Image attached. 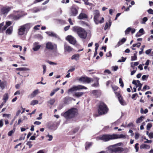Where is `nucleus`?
I'll use <instances>...</instances> for the list:
<instances>
[{
    "instance_id": "nucleus-46",
    "label": "nucleus",
    "mask_w": 153,
    "mask_h": 153,
    "mask_svg": "<svg viewBox=\"0 0 153 153\" xmlns=\"http://www.w3.org/2000/svg\"><path fill=\"white\" fill-rule=\"evenodd\" d=\"M47 137H48L49 138L48 139V140L49 141L52 140L53 139V136L51 135L48 134L46 136Z\"/></svg>"
},
{
    "instance_id": "nucleus-64",
    "label": "nucleus",
    "mask_w": 153,
    "mask_h": 153,
    "mask_svg": "<svg viewBox=\"0 0 153 153\" xmlns=\"http://www.w3.org/2000/svg\"><path fill=\"white\" fill-rule=\"evenodd\" d=\"M149 136L150 138H152L153 137V133H150L149 134Z\"/></svg>"
},
{
    "instance_id": "nucleus-13",
    "label": "nucleus",
    "mask_w": 153,
    "mask_h": 153,
    "mask_svg": "<svg viewBox=\"0 0 153 153\" xmlns=\"http://www.w3.org/2000/svg\"><path fill=\"white\" fill-rule=\"evenodd\" d=\"M64 52L65 53H70L74 50L73 48L68 45L65 44L64 45Z\"/></svg>"
},
{
    "instance_id": "nucleus-61",
    "label": "nucleus",
    "mask_w": 153,
    "mask_h": 153,
    "mask_svg": "<svg viewBox=\"0 0 153 153\" xmlns=\"http://www.w3.org/2000/svg\"><path fill=\"white\" fill-rule=\"evenodd\" d=\"M3 125V120L1 119L0 120V127L1 128L2 127Z\"/></svg>"
},
{
    "instance_id": "nucleus-9",
    "label": "nucleus",
    "mask_w": 153,
    "mask_h": 153,
    "mask_svg": "<svg viewBox=\"0 0 153 153\" xmlns=\"http://www.w3.org/2000/svg\"><path fill=\"white\" fill-rule=\"evenodd\" d=\"M79 7L75 5H73L71 7L69 13L70 16H76L78 13Z\"/></svg>"
},
{
    "instance_id": "nucleus-18",
    "label": "nucleus",
    "mask_w": 153,
    "mask_h": 153,
    "mask_svg": "<svg viewBox=\"0 0 153 153\" xmlns=\"http://www.w3.org/2000/svg\"><path fill=\"white\" fill-rule=\"evenodd\" d=\"M38 42H35L33 45L34 47L33 48V49L34 51H38L40 48L41 46L39 45H38Z\"/></svg>"
},
{
    "instance_id": "nucleus-38",
    "label": "nucleus",
    "mask_w": 153,
    "mask_h": 153,
    "mask_svg": "<svg viewBox=\"0 0 153 153\" xmlns=\"http://www.w3.org/2000/svg\"><path fill=\"white\" fill-rule=\"evenodd\" d=\"M141 45V44L140 43L138 42L136 44H133L132 45V47H134L136 46H137V48H139L140 46Z\"/></svg>"
},
{
    "instance_id": "nucleus-23",
    "label": "nucleus",
    "mask_w": 153,
    "mask_h": 153,
    "mask_svg": "<svg viewBox=\"0 0 153 153\" xmlns=\"http://www.w3.org/2000/svg\"><path fill=\"white\" fill-rule=\"evenodd\" d=\"M46 33L50 36L57 37V35L53 32L47 31L46 32Z\"/></svg>"
},
{
    "instance_id": "nucleus-53",
    "label": "nucleus",
    "mask_w": 153,
    "mask_h": 153,
    "mask_svg": "<svg viewBox=\"0 0 153 153\" xmlns=\"http://www.w3.org/2000/svg\"><path fill=\"white\" fill-rule=\"evenodd\" d=\"M139 137V134L138 133L136 132L135 133V138L136 139H138Z\"/></svg>"
},
{
    "instance_id": "nucleus-4",
    "label": "nucleus",
    "mask_w": 153,
    "mask_h": 153,
    "mask_svg": "<svg viewBox=\"0 0 153 153\" xmlns=\"http://www.w3.org/2000/svg\"><path fill=\"white\" fill-rule=\"evenodd\" d=\"M30 27L29 24H26L20 26L18 30V34L22 36L24 34L25 30L28 31Z\"/></svg>"
},
{
    "instance_id": "nucleus-35",
    "label": "nucleus",
    "mask_w": 153,
    "mask_h": 153,
    "mask_svg": "<svg viewBox=\"0 0 153 153\" xmlns=\"http://www.w3.org/2000/svg\"><path fill=\"white\" fill-rule=\"evenodd\" d=\"M4 24V22H2L0 24V33H2L5 30H3V27Z\"/></svg>"
},
{
    "instance_id": "nucleus-56",
    "label": "nucleus",
    "mask_w": 153,
    "mask_h": 153,
    "mask_svg": "<svg viewBox=\"0 0 153 153\" xmlns=\"http://www.w3.org/2000/svg\"><path fill=\"white\" fill-rule=\"evenodd\" d=\"M152 49H149L148 50H147L146 51V54H149L152 51Z\"/></svg>"
},
{
    "instance_id": "nucleus-60",
    "label": "nucleus",
    "mask_w": 153,
    "mask_h": 153,
    "mask_svg": "<svg viewBox=\"0 0 153 153\" xmlns=\"http://www.w3.org/2000/svg\"><path fill=\"white\" fill-rule=\"evenodd\" d=\"M126 41V38H123L121 40H120L121 42L123 43H124Z\"/></svg>"
},
{
    "instance_id": "nucleus-30",
    "label": "nucleus",
    "mask_w": 153,
    "mask_h": 153,
    "mask_svg": "<svg viewBox=\"0 0 153 153\" xmlns=\"http://www.w3.org/2000/svg\"><path fill=\"white\" fill-rule=\"evenodd\" d=\"M92 145V143H86L85 144V149L86 150L88 149Z\"/></svg>"
},
{
    "instance_id": "nucleus-39",
    "label": "nucleus",
    "mask_w": 153,
    "mask_h": 153,
    "mask_svg": "<svg viewBox=\"0 0 153 153\" xmlns=\"http://www.w3.org/2000/svg\"><path fill=\"white\" fill-rule=\"evenodd\" d=\"M119 80V82L120 84V86L122 88H123L124 86V84L122 79L121 78H120Z\"/></svg>"
},
{
    "instance_id": "nucleus-59",
    "label": "nucleus",
    "mask_w": 153,
    "mask_h": 153,
    "mask_svg": "<svg viewBox=\"0 0 153 153\" xmlns=\"http://www.w3.org/2000/svg\"><path fill=\"white\" fill-rule=\"evenodd\" d=\"M144 32L143 29V28H141L139 30L138 32L140 33H141V34L143 35L144 34Z\"/></svg>"
},
{
    "instance_id": "nucleus-6",
    "label": "nucleus",
    "mask_w": 153,
    "mask_h": 153,
    "mask_svg": "<svg viewBox=\"0 0 153 153\" xmlns=\"http://www.w3.org/2000/svg\"><path fill=\"white\" fill-rule=\"evenodd\" d=\"M94 14V21L96 24H98L99 23H101L104 22V19L103 17H102L101 20H99V19L100 16V13L99 11L98 10H95Z\"/></svg>"
},
{
    "instance_id": "nucleus-51",
    "label": "nucleus",
    "mask_w": 153,
    "mask_h": 153,
    "mask_svg": "<svg viewBox=\"0 0 153 153\" xmlns=\"http://www.w3.org/2000/svg\"><path fill=\"white\" fill-rule=\"evenodd\" d=\"M148 75H143L142 76V78L143 80H144L146 78H147L148 77Z\"/></svg>"
},
{
    "instance_id": "nucleus-57",
    "label": "nucleus",
    "mask_w": 153,
    "mask_h": 153,
    "mask_svg": "<svg viewBox=\"0 0 153 153\" xmlns=\"http://www.w3.org/2000/svg\"><path fill=\"white\" fill-rule=\"evenodd\" d=\"M111 56L112 54L111 51H109L108 53H107L106 54V56L108 57H111Z\"/></svg>"
},
{
    "instance_id": "nucleus-31",
    "label": "nucleus",
    "mask_w": 153,
    "mask_h": 153,
    "mask_svg": "<svg viewBox=\"0 0 153 153\" xmlns=\"http://www.w3.org/2000/svg\"><path fill=\"white\" fill-rule=\"evenodd\" d=\"M72 100L71 99L70 97H65L64 100V102L66 104H68Z\"/></svg>"
},
{
    "instance_id": "nucleus-15",
    "label": "nucleus",
    "mask_w": 153,
    "mask_h": 153,
    "mask_svg": "<svg viewBox=\"0 0 153 153\" xmlns=\"http://www.w3.org/2000/svg\"><path fill=\"white\" fill-rule=\"evenodd\" d=\"M88 17V16L86 14L82 13H80L77 17L78 19H87Z\"/></svg>"
},
{
    "instance_id": "nucleus-47",
    "label": "nucleus",
    "mask_w": 153,
    "mask_h": 153,
    "mask_svg": "<svg viewBox=\"0 0 153 153\" xmlns=\"http://www.w3.org/2000/svg\"><path fill=\"white\" fill-rule=\"evenodd\" d=\"M152 127V124L151 123H148L146 126V128L148 130H149Z\"/></svg>"
},
{
    "instance_id": "nucleus-2",
    "label": "nucleus",
    "mask_w": 153,
    "mask_h": 153,
    "mask_svg": "<svg viewBox=\"0 0 153 153\" xmlns=\"http://www.w3.org/2000/svg\"><path fill=\"white\" fill-rule=\"evenodd\" d=\"M77 114V110L74 108L69 110L65 113L61 114V115L64 116L66 119H71L74 117Z\"/></svg>"
},
{
    "instance_id": "nucleus-20",
    "label": "nucleus",
    "mask_w": 153,
    "mask_h": 153,
    "mask_svg": "<svg viewBox=\"0 0 153 153\" xmlns=\"http://www.w3.org/2000/svg\"><path fill=\"white\" fill-rule=\"evenodd\" d=\"M132 83L133 84L135 85L136 86V87L142 86V84L140 83V82L139 80L137 81L135 80H133L132 81Z\"/></svg>"
},
{
    "instance_id": "nucleus-41",
    "label": "nucleus",
    "mask_w": 153,
    "mask_h": 153,
    "mask_svg": "<svg viewBox=\"0 0 153 153\" xmlns=\"http://www.w3.org/2000/svg\"><path fill=\"white\" fill-rule=\"evenodd\" d=\"M131 30V28L130 27H128L125 31V33L126 34H128L129 32Z\"/></svg>"
},
{
    "instance_id": "nucleus-12",
    "label": "nucleus",
    "mask_w": 153,
    "mask_h": 153,
    "mask_svg": "<svg viewBox=\"0 0 153 153\" xmlns=\"http://www.w3.org/2000/svg\"><path fill=\"white\" fill-rule=\"evenodd\" d=\"M66 39L68 41L70 44L73 45H75L76 42V39L71 35L67 36L66 38Z\"/></svg>"
},
{
    "instance_id": "nucleus-40",
    "label": "nucleus",
    "mask_w": 153,
    "mask_h": 153,
    "mask_svg": "<svg viewBox=\"0 0 153 153\" xmlns=\"http://www.w3.org/2000/svg\"><path fill=\"white\" fill-rule=\"evenodd\" d=\"M38 101L36 100H32L30 103V104L32 105H34L36 104H38Z\"/></svg>"
},
{
    "instance_id": "nucleus-16",
    "label": "nucleus",
    "mask_w": 153,
    "mask_h": 153,
    "mask_svg": "<svg viewBox=\"0 0 153 153\" xmlns=\"http://www.w3.org/2000/svg\"><path fill=\"white\" fill-rule=\"evenodd\" d=\"M118 99L120 104L122 105H126V102L124 100L122 96H118Z\"/></svg>"
},
{
    "instance_id": "nucleus-3",
    "label": "nucleus",
    "mask_w": 153,
    "mask_h": 153,
    "mask_svg": "<svg viewBox=\"0 0 153 153\" xmlns=\"http://www.w3.org/2000/svg\"><path fill=\"white\" fill-rule=\"evenodd\" d=\"M108 110L106 105L103 102H100L99 105L98 111L99 115H102L106 114Z\"/></svg>"
},
{
    "instance_id": "nucleus-1",
    "label": "nucleus",
    "mask_w": 153,
    "mask_h": 153,
    "mask_svg": "<svg viewBox=\"0 0 153 153\" xmlns=\"http://www.w3.org/2000/svg\"><path fill=\"white\" fill-rule=\"evenodd\" d=\"M72 30L76 33L80 38L84 39L86 38L87 33L84 29L77 26H75L73 27Z\"/></svg>"
},
{
    "instance_id": "nucleus-17",
    "label": "nucleus",
    "mask_w": 153,
    "mask_h": 153,
    "mask_svg": "<svg viewBox=\"0 0 153 153\" xmlns=\"http://www.w3.org/2000/svg\"><path fill=\"white\" fill-rule=\"evenodd\" d=\"M114 139L121 138H126V136L123 134H114Z\"/></svg>"
},
{
    "instance_id": "nucleus-43",
    "label": "nucleus",
    "mask_w": 153,
    "mask_h": 153,
    "mask_svg": "<svg viewBox=\"0 0 153 153\" xmlns=\"http://www.w3.org/2000/svg\"><path fill=\"white\" fill-rule=\"evenodd\" d=\"M39 90L38 89L34 91L31 94V96H34L37 95L38 93Z\"/></svg>"
},
{
    "instance_id": "nucleus-29",
    "label": "nucleus",
    "mask_w": 153,
    "mask_h": 153,
    "mask_svg": "<svg viewBox=\"0 0 153 153\" xmlns=\"http://www.w3.org/2000/svg\"><path fill=\"white\" fill-rule=\"evenodd\" d=\"M144 118L143 116H141L140 117L138 118L136 121V123L137 124H138L141 123L143 120V119Z\"/></svg>"
},
{
    "instance_id": "nucleus-42",
    "label": "nucleus",
    "mask_w": 153,
    "mask_h": 153,
    "mask_svg": "<svg viewBox=\"0 0 153 153\" xmlns=\"http://www.w3.org/2000/svg\"><path fill=\"white\" fill-rule=\"evenodd\" d=\"M120 123V120H118L117 121L115 122L114 123H112V125H114V126H117Z\"/></svg>"
},
{
    "instance_id": "nucleus-22",
    "label": "nucleus",
    "mask_w": 153,
    "mask_h": 153,
    "mask_svg": "<svg viewBox=\"0 0 153 153\" xmlns=\"http://www.w3.org/2000/svg\"><path fill=\"white\" fill-rule=\"evenodd\" d=\"M13 28L11 26L8 28L6 31V33L7 34L10 35L12 34L13 31Z\"/></svg>"
},
{
    "instance_id": "nucleus-58",
    "label": "nucleus",
    "mask_w": 153,
    "mask_h": 153,
    "mask_svg": "<svg viewBox=\"0 0 153 153\" xmlns=\"http://www.w3.org/2000/svg\"><path fill=\"white\" fill-rule=\"evenodd\" d=\"M114 92L116 96H121L120 92V91H115Z\"/></svg>"
},
{
    "instance_id": "nucleus-33",
    "label": "nucleus",
    "mask_w": 153,
    "mask_h": 153,
    "mask_svg": "<svg viewBox=\"0 0 153 153\" xmlns=\"http://www.w3.org/2000/svg\"><path fill=\"white\" fill-rule=\"evenodd\" d=\"M109 24L108 22H106V23L104 27V29L105 30H106V29H107L109 27H110L111 26V22H110V21H109Z\"/></svg>"
},
{
    "instance_id": "nucleus-25",
    "label": "nucleus",
    "mask_w": 153,
    "mask_h": 153,
    "mask_svg": "<svg viewBox=\"0 0 153 153\" xmlns=\"http://www.w3.org/2000/svg\"><path fill=\"white\" fill-rule=\"evenodd\" d=\"M12 23L10 21L7 22H6V25L3 27V30H5L7 27L10 26Z\"/></svg>"
},
{
    "instance_id": "nucleus-34",
    "label": "nucleus",
    "mask_w": 153,
    "mask_h": 153,
    "mask_svg": "<svg viewBox=\"0 0 153 153\" xmlns=\"http://www.w3.org/2000/svg\"><path fill=\"white\" fill-rule=\"evenodd\" d=\"M136 53H135L134 54V55L133 56H131V61H134L136 60L137 59V56L136 54H137V52H136Z\"/></svg>"
},
{
    "instance_id": "nucleus-48",
    "label": "nucleus",
    "mask_w": 153,
    "mask_h": 153,
    "mask_svg": "<svg viewBox=\"0 0 153 153\" xmlns=\"http://www.w3.org/2000/svg\"><path fill=\"white\" fill-rule=\"evenodd\" d=\"M122 59H119L117 61L118 62H124L126 59V58H124L123 57H121Z\"/></svg>"
},
{
    "instance_id": "nucleus-37",
    "label": "nucleus",
    "mask_w": 153,
    "mask_h": 153,
    "mask_svg": "<svg viewBox=\"0 0 153 153\" xmlns=\"http://www.w3.org/2000/svg\"><path fill=\"white\" fill-rule=\"evenodd\" d=\"M11 117V114H3V117L7 118L8 119L10 118Z\"/></svg>"
},
{
    "instance_id": "nucleus-19",
    "label": "nucleus",
    "mask_w": 153,
    "mask_h": 153,
    "mask_svg": "<svg viewBox=\"0 0 153 153\" xmlns=\"http://www.w3.org/2000/svg\"><path fill=\"white\" fill-rule=\"evenodd\" d=\"M92 93L96 96H100L102 95L101 91L99 90H94L92 91Z\"/></svg>"
},
{
    "instance_id": "nucleus-50",
    "label": "nucleus",
    "mask_w": 153,
    "mask_h": 153,
    "mask_svg": "<svg viewBox=\"0 0 153 153\" xmlns=\"http://www.w3.org/2000/svg\"><path fill=\"white\" fill-rule=\"evenodd\" d=\"M43 68V74H44L46 72V67L45 65H42Z\"/></svg>"
},
{
    "instance_id": "nucleus-44",
    "label": "nucleus",
    "mask_w": 153,
    "mask_h": 153,
    "mask_svg": "<svg viewBox=\"0 0 153 153\" xmlns=\"http://www.w3.org/2000/svg\"><path fill=\"white\" fill-rule=\"evenodd\" d=\"M84 94V92H79L76 93L75 94V96H82Z\"/></svg>"
},
{
    "instance_id": "nucleus-7",
    "label": "nucleus",
    "mask_w": 153,
    "mask_h": 153,
    "mask_svg": "<svg viewBox=\"0 0 153 153\" xmlns=\"http://www.w3.org/2000/svg\"><path fill=\"white\" fill-rule=\"evenodd\" d=\"M14 12L15 13L11 14L8 16V17L9 19L12 20H18L23 16L21 13H16L19 12L18 11H14Z\"/></svg>"
},
{
    "instance_id": "nucleus-52",
    "label": "nucleus",
    "mask_w": 153,
    "mask_h": 153,
    "mask_svg": "<svg viewBox=\"0 0 153 153\" xmlns=\"http://www.w3.org/2000/svg\"><path fill=\"white\" fill-rule=\"evenodd\" d=\"M139 145V144L138 143H137L135 144V148L136 149V152H137L138 151V145Z\"/></svg>"
},
{
    "instance_id": "nucleus-63",
    "label": "nucleus",
    "mask_w": 153,
    "mask_h": 153,
    "mask_svg": "<svg viewBox=\"0 0 153 153\" xmlns=\"http://www.w3.org/2000/svg\"><path fill=\"white\" fill-rule=\"evenodd\" d=\"M113 71H117L118 69V67L117 66H115L113 67Z\"/></svg>"
},
{
    "instance_id": "nucleus-36",
    "label": "nucleus",
    "mask_w": 153,
    "mask_h": 153,
    "mask_svg": "<svg viewBox=\"0 0 153 153\" xmlns=\"http://www.w3.org/2000/svg\"><path fill=\"white\" fill-rule=\"evenodd\" d=\"M111 87L114 91H117L119 89V87L115 85H111Z\"/></svg>"
},
{
    "instance_id": "nucleus-24",
    "label": "nucleus",
    "mask_w": 153,
    "mask_h": 153,
    "mask_svg": "<svg viewBox=\"0 0 153 153\" xmlns=\"http://www.w3.org/2000/svg\"><path fill=\"white\" fill-rule=\"evenodd\" d=\"M140 149H150V146L149 145L144 144H142L140 145Z\"/></svg>"
},
{
    "instance_id": "nucleus-10",
    "label": "nucleus",
    "mask_w": 153,
    "mask_h": 153,
    "mask_svg": "<svg viewBox=\"0 0 153 153\" xmlns=\"http://www.w3.org/2000/svg\"><path fill=\"white\" fill-rule=\"evenodd\" d=\"M99 139L105 142L107 141L111 140L114 139V134H104L102 136H100L99 137Z\"/></svg>"
},
{
    "instance_id": "nucleus-5",
    "label": "nucleus",
    "mask_w": 153,
    "mask_h": 153,
    "mask_svg": "<svg viewBox=\"0 0 153 153\" xmlns=\"http://www.w3.org/2000/svg\"><path fill=\"white\" fill-rule=\"evenodd\" d=\"M79 82L84 84H89L93 82V79L85 75L82 76L78 79Z\"/></svg>"
},
{
    "instance_id": "nucleus-21",
    "label": "nucleus",
    "mask_w": 153,
    "mask_h": 153,
    "mask_svg": "<svg viewBox=\"0 0 153 153\" xmlns=\"http://www.w3.org/2000/svg\"><path fill=\"white\" fill-rule=\"evenodd\" d=\"M79 55L78 54H75L73 55L71 57L72 60L74 59L76 61L78 60L79 58Z\"/></svg>"
},
{
    "instance_id": "nucleus-32",
    "label": "nucleus",
    "mask_w": 153,
    "mask_h": 153,
    "mask_svg": "<svg viewBox=\"0 0 153 153\" xmlns=\"http://www.w3.org/2000/svg\"><path fill=\"white\" fill-rule=\"evenodd\" d=\"M29 70V69L26 68H19L16 69V70L19 71H26Z\"/></svg>"
},
{
    "instance_id": "nucleus-28",
    "label": "nucleus",
    "mask_w": 153,
    "mask_h": 153,
    "mask_svg": "<svg viewBox=\"0 0 153 153\" xmlns=\"http://www.w3.org/2000/svg\"><path fill=\"white\" fill-rule=\"evenodd\" d=\"M41 10V8H39L38 7H35L32 9V11L33 13L39 12Z\"/></svg>"
},
{
    "instance_id": "nucleus-45",
    "label": "nucleus",
    "mask_w": 153,
    "mask_h": 153,
    "mask_svg": "<svg viewBox=\"0 0 153 153\" xmlns=\"http://www.w3.org/2000/svg\"><path fill=\"white\" fill-rule=\"evenodd\" d=\"M55 100L54 99H51L48 101V102L51 105H53L54 103Z\"/></svg>"
},
{
    "instance_id": "nucleus-14",
    "label": "nucleus",
    "mask_w": 153,
    "mask_h": 153,
    "mask_svg": "<svg viewBox=\"0 0 153 153\" xmlns=\"http://www.w3.org/2000/svg\"><path fill=\"white\" fill-rule=\"evenodd\" d=\"M46 48L48 49L53 50L54 48V46L51 42H48L46 44Z\"/></svg>"
},
{
    "instance_id": "nucleus-27",
    "label": "nucleus",
    "mask_w": 153,
    "mask_h": 153,
    "mask_svg": "<svg viewBox=\"0 0 153 153\" xmlns=\"http://www.w3.org/2000/svg\"><path fill=\"white\" fill-rule=\"evenodd\" d=\"M5 85V82H2L1 80H0V87L1 89L2 90L4 89Z\"/></svg>"
},
{
    "instance_id": "nucleus-55",
    "label": "nucleus",
    "mask_w": 153,
    "mask_h": 153,
    "mask_svg": "<svg viewBox=\"0 0 153 153\" xmlns=\"http://www.w3.org/2000/svg\"><path fill=\"white\" fill-rule=\"evenodd\" d=\"M14 132V131L11 130L10 131L8 134V135L9 136H11L12 134Z\"/></svg>"
},
{
    "instance_id": "nucleus-8",
    "label": "nucleus",
    "mask_w": 153,
    "mask_h": 153,
    "mask_svg": "<svg viewBox=\"0 0 153 153\" xmlns=\"http://www.w3.org/2000/svg\"><path fill=\"white\" fill-rule=\"evenodd\" d=\"M82 89H87V88L84 86L81 85H79L76 86H74L68 89V93H72L73 92L76 91L77 90Z\"/></svg>"
},
{
    "instance_id": "nucleus-62",
    "label": "nucleus",
    "mask_w": 153,
    "mask_h": 153,
    "mask_svg": "<svg viewBox=\"0 0 153 153\" xmlns=\"http://www.w3.org/2000/svg\"><path fill=\"white\" fill-rule=\"evenodd\" d=\"M123 43H122L121 42L119 41V42H118L117 44V45L115 46V48H116L117 47H118L121 45H122Z\"/></svg>"
},
{
    "instance_id": "nucleus-54",
    "label": "nucleus",
    "mask_w": 153,
    "mask_h": 153,
    "mask_svg": "<svg viewBox=\"0 0 153 153\" xmlns=\"http://www.w3.org/2000/svg\"><path fill=\"white\" fill-rule=\"evenodd\" d=\"M147 11L149 14H153V10L152 9H149Z\"/></svg>"
},
{
    "instance_id": "nucleus-11",
    "label": "nucleus",
    "mask_w": 153,
    "mask_h": 153,
    "mask_svg": "<svg viewBox=\"0 0 153 153\" xmlns=\"http://www.w3.org/2000/svg\"><path fill=\"white\" fill-rule=\"evenodd\" d=\"M12 7L5 6L1 7L0 9V14L4 15H6L10 10Z\"/></svg>"
},
{
    "instance_id": "nucleus-26",
    "label": "nucleus",
    "mask_w": 153,
    "mask_h": 153,
    "mask_svg": "<svg viewBox=\"0 0 153 153\" xmlns=\"http://www.w3.org/2000/svg\"><path fill=\"white\" fill-rule=\"evenodd\" d=\"M97 79L96 82L94 84H92L91 86L92 87H97L99 86V79L96 78Z\"/></svg>"
},
{
    "instance_id": "nucleus-49",
    "label": "nucleus",
    "mask_w": 153,
    "mask_h": 153,
    "mask_svg": "<svg viewBox=\"0 0 153 153\" xmlns=\"http://www.w3.org/2000/svg\"><path fill=\"white\" fill-rule=\"evenodd\" d=\"M148 20V18L147 17H144L143 18V21L141 23L142 24H145V22H146Z\"/></svg>"
}]
</instances>
